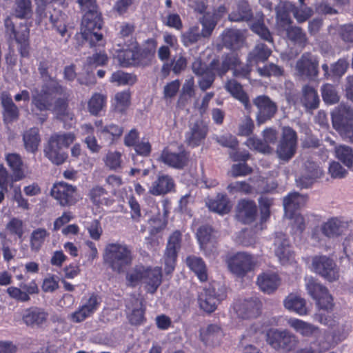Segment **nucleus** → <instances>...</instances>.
<instances>
[{
  "label": "nucleus",
  "mask_w": 353,
  "mask_h": 353,
  "mask_svg": "<svg viewBox=\"0 0 353 353\" xmlns=\"http://www.w3.org/2000/svg\"><path fill=\"white\" fill-rule=\"evenodd\" d=\"M145 268L144 267H136L126 275V280L128 285L131 286H136L140 282L144 283V275Z\"/></svg>",
  "instance_id": "62"
},
{
  "label": "nucleus",
  "mask_w": 353,
  "mask_h": 353,
  "mask_svg": "<svg viewBox=\"0 0 353 353\" xmlns=\"http://www.w3.org/2000/svg\"><path fill=\"white\" fill-rule=\"evenodd\" d=\"M295 68L301 77H315L319 73V60L316 56L305 52L296 61Z\"/></svg>",
  "instance_id": "17"
},
{
  "label": "nucleus",
  "mask_w": 353,
  "mask_h": 353,
  "mask_svg": "<svg viewBox=\"0 0 353 353\" xmlns=\"http://www.w3.org/2000/svg\"><path fill=\"white\" fill-rule=\"evenodd\" d=\"M322 97L325 103L334 104L339 101V96L336 88L330 83L325 84L321 88Z\"/></svg>",
  "instance_id": "60"
},
{
  "label": "nucleus",
  "mask_w": 353,
  "mask_h": 353,
  "mask_svg": "<svg viewBox=\"0 0 353 353\" xmlns=\"http://www.w3.org/2000/svg\"><path fill=\"white\" fill-rule=\"evenodd\" d=\"M288 38L296 44L303 47L307 42L306 34L303 30L296 26H290L287 28Z\"/></svg>",
  "instance_id": "58"
},
{
  "label": "nucleus",
  "mask_w": 353,
  "mask_h": 353,
  "mask_svg": "<svg viewBox=\"0 0 353 353\" xmlns=\"http://www.w3.org/2000/svg\"><path fill=\"white\" fill-rule=\"evenodd\" d=\"M22 323L31 328H42L47 325L50 314L44 307L31 306L20 312Z\"/></svg>",
  "instance_id": "12"
},
{
  "label": "nucleus",
  "mask_w": 353,
  "mask_h": 353,
  "mask_svg": "<svg viewBox=\"0 0 353 353\" xmlns=\"http://www.w3.org/2000/svg\"><path fill=\"white\" fill-rule=\"evenodd\" d=\"M283 7L290 10L296 21L300 23L306 21L313 13L312 10L307 6L301 5L299 8L290 2H285Z\"/></svg>",
  "instance_id": "45"
},
{
  "label": "nucleus",
  "mask_w": 353,
  "mask_h": 353,
  "mask_svg": "<svg viewBox=\"0 0 353 353\" xmlns=\"http://www.w3.org/2000/svg\"><path fill=\"white\" fill-rule=\"evenodd\" d=\"M275 254L280 263L287 265L295 261L294 253L292 251L289 241L285 234H276L274 240Z\"/></svg>",
  "instance_id": "20"
},
{
  "label": "nucleus",
  "mask_w": 353,
  "mask_h": 353,
  "mask_svg": "<svg viewBox=\"0 0 353 353\" xmlns=\"http://www.w3.org/2000/svg\"><path fill=\"white\" fill-rule=\"evenodd\" d=\"M333 128L341 137L353 143V108L341 103L332 112Z\"/></svg>",
  "instance_id": "5"
},
{
  "label": "nucleus",
  "mask_w": 353,
  "mask_h": 353,
  "mask_svg": "<svg viewBox=\"0 0 353 353\" xmlns=\"http://www.w3.org/2000/svg\"><path fill=\"white\" fill-rule=\"evenodd\" d=\"M66 19L67 16L65 14L57 10H54L52 14H50L49 17V20L53 28L63 37L65 35H68V37L70 36V34H68Z\"/></svg>",
  "instance_id": "44"
},
{
  "label": "nucleus",
  "mask_w": 353,
  "mask_h": 353,
  "mask_svg": "<svg viewBox=\"0 0 353 353\" xmlns=\"http://www.w3.org/2000/svg\"><path fill=\"white\" fill-rule=\"evenodd\" d=\"M103 257L104 263L117 273L123 272L131 265L133 260L132 248L125 243H120L107 244Z\"/></svg>",
  "instance_id": "3"
},
{
  "label": "nucleus",
  "mask_w": 353,
  "mask_h": 353,
  "mask_svg": "<svg viewBox=\"0 0 353 353\" xmlns=\"http://www.w3.org/2000/svg\"><path fill=\"white\" fill-rule=\"evenodd\" d=\"M161 269L159 267L154 268H145L144 283L148 292L154 294L161 283Z\"/></svg>",
  "instance_id": "36"
},
{
  "label": "nucleus",
  "mask_w": 353,
  "mask_h": 353,
  "mask_svg": "<svg viewBox=\"0 0 353 353\" xmlns=\"http://www.w3.org/2000/svg\"><path fill=\"white\" fill-rule=\"evenodd\" d=\"M313 271L330 282L339 278V270L333 259L325 255L315 256L312 260Z\"/></svg>",
  "instance_id": "11"
},
{
  "label": "nucleus",
  "mask_w": 353,
  "mask_h": 353,
  "mask_svg": "<svg viewBox=\"0 0 353 353\" xmlns=\"http://www.w3.org/2000/svg\"><path fill=\"white\" fill-rule=\"evenodd\" d=\"M49 235L50 233L45 228H39L34 230L30 237L31 250L34 252L39 251Z\"/></svg>",
  "instance_id": "50"
},
{
  "label": "nucleus",
  "mask_w": 353,
  "mask_h": 353,
  "mask_svg": "<svg viewBox=\"0 0 353 353\" xmlns=\"http://www.w3.org/2000/svg\"><path fill=\"white\" fill-rule=\"evenodd\" d=\"M110 82L117 83V85H132L136 81V77L123 71H117L112 74Z\"/></svg>",
  "instance_id": "61"
},
{
  "label": "nucleus",
  "mask_w": 353,
  "mask_h": 353,
  "mask_svg": "<svg viewBox=\"0 0 353 353\" xmlns=\"http://www.w3.org/2000/svg\"><path fill=\"white\" fill-rule=\"evenodd\" d=\"M225 297V288L219 283H213L205 288L199 295V306L205 312L211 313L216 309L217 305Z\"/></svg>",
  "instance_id": "8"
},
{
  "label": "nucleus",
  "mask_w": 353,
  "mask_h": 353,
  "mask_svg": "<svg viewBox=\"0 0 353 353\" xmlns=\"http://www.w3.org/2000/svg\"><path fill=\"white\" fill-rule=\"evenodd\" d=\"M288 324L296 332L304 336H317L320 332L319 327L298 319H288Z\"/></svg>",
  "instance_id": "39"
},
{
  "label": "nucleus",
  "mask_w": 353,
  "mask_h": 353,
  "mask_svg": "<svg viewBox=\"0 0 353 353\" xmlns=\"http://www.w3.org/2000/svg\"><path fill=\"white\" fill-rule=\"evenodd\" d=\"M106 103L105 94L94 93L88 102V111L91 114L97 116L106 107Z\"/></svg>",
  "instance_id": "48"
},
{
  "label": "nucleus",
  "mask_w": 353,
  "mask_h": 353,
  "mask_svg": "<svg viewBox=\"0 0 353 353\" xmlns=\"http://www.w3.org/2000/svg\"><path fill=\"white\" fill-rule=\"evenodd\" d=\"M227 265L233 274L238 277H243L248 272L254 270L256 260L248 252H239L228 258Z\"/></svg>",
  "instance_id": "9"
},
{
  "label": "nucleus",
  "mask_w": 353,
  "mask_h": 353,
  "mask_svg": "<svg viewBox=\"0 0 353 353\" xmlns=\"http://www.w3.org/2000/svg\"><path fill=\"white\" fill-rule=\"evenodd\" d=\"M84 15L81 21V34L89 46L101 41L103 34L99 31L102 27V19L98 12L95 0H77Z\"/></svg>",
  "instance_id": "2"
},
{
  "label": "nucleus",
  "mask_w": 353,
  "mask_h": 353,
  "mask_svg": "<svg viewBox=\"0 0 353 353\" xmlns=\"http://www.w3.org/2000/svg\"><path fill=\"white\" fill-rule=\"evenodd\" d=\"M285 307L300 316L307 314V308L305 300L295 294H290L283 301Z\"/></svg>",
  "instance_id": "35"
},
{
  "label": "nucleus",
  "mask_w": 353,
  "mask_h": 353,
  "mask_svg": "<svg viewBox=\"0 0 353 353\" xmlns=\"http://www.w3.org/2000/svg\"><path fill=\"white\" fill-rule=\"evenodd\" d=\"M301 101L306 108L315 109L318 107L319 98L316 90L310 85H305L303 89Z\"/></svg>",
  "instance_id": "49"
},
{
  "label": "nucleus",
  "mask_w": 353,
  "mask_h": 353,
  "mask_svg": "<svg viewBox=\"0 0 353 353\" xmlns=\"http://www.w3.org/2000/svg\"><path fill=\"white\" fill-rule=\"evenodd\" d=\"M257 214V207L255 202L250 199H241L236 205V216L239 221L243 223H252Z\"/></svg>",
  "instance_id": "23"
},
{
  "label": "nucleus",
  "mask_w": 353,
  "mask_h": 353,
  "mask_svg": "<svg viewBox=\"0 0 353 353\" xmlns=\"http://www.w3.org/2000/svg\"><path fill=\"white\" fill-rule=\"evenodd\" d=\"M160 160L170 167L182 169L188 164L189 154L185 150L176 153L165 149L161 152Z\"/></svg>",
  "instance_id": "26"
},
{
  "label": "nucleus",
  "mask_w": 353,
  "mask_h": 353,
  "mask_svg": "<svg viewBox=\"0 0 353 353\" xmlns=\"http://www.w3.org/2000/svg\"><path fill=\"white\" fill-rule=\"evenodd\" d=\"M6 230L12 235H15L21 239L24 233L23 223L17 218H12L7 223L6 226Z\"/></svg>",
  "instance_id": "64"
},
{
  "label": "nucleus",
  "mask_w": 353,
  "mask_h": 353,
  "mask_svg": "<svg viewBox=\"0 0 353 353\" xmlns=\"http://www.w3.org/2000/svg\"><path fill=\"white\" fill-rule=\"evenodd\" d=\"M323 230L327 238H334L342 235L347 230L346 223L337 218H332L322 224Z\"/></svg>",
  "instance_id": "37"
},
{
  "label": "nucleus",
  "mask_w": 353,
  "mask_h": 353,
  "mask_svg": "<svg viewBox=\"0 0 353 353\" xmlns=\"http://www.w3.org/2000/svg\"><path fill=\"white\" fill-rule=\"evenodd\" d=\"M4 27L6 35L17 43L29 40L30 28L26 23H21L17 28L11 17L8 16L4 19Z\"/></svg>",
  "instance_id": "22"
},
{
  "label": "nucleus",
  "mask_w": 353,
  "mask_h": 353,
  "mask_svg": "<svg viewBox=\"0 0 353 353\" xmlns=\"http://www.w3.org/2000/svg\"><path fill=\"white\" fill-rule=\"evenodd\" d=\"M182 234L179 230L173 232L168 238L164 254L165 272L171 273L175 267L177 253L181 248Z\"/></svg>",
  "instance_id": "16"
},
{
  "label": "nucleus",
  "mask_w": 353,
  "mask_h": 353,
  "mask_svg": "<svg viewBox=\"0 0 353 353\" xmlns=\"http://www.w3.org/2000/svg\"><path fill=\"white\" fill-rule=\"evenodd\" d=\"M32 14L31 0H14L12 7V15L17 19H29Z\"/></svg>",
  "instance_id": "41"
},
{
  "label": "nucleus",
  "mask_w": 353,
  "mask_h": 353,
  "mask_svg": "<svg viewBox=\"0 0 353 353\" xmlns=\"http://www.w3.org/2000/svg\"><path fill=\"white\" fill-rule=\"evenodd\" d=\"M307 201V197L298 192L289 193L283 198V205L285 210V216L288 219H292L294 212L304 206Z\"/></svg>",
  "instance_id": "27"
},
{
  "label": "nucleus",
  "mask_w": 353,
  "mask_h": 353,
  "mask_svg": "<svg viewBox=\"0 0 353 353\" xmlns=\"http://www.w3.org/2000/svg\"><path fill=\"white\" fill-rule=\"evenodd\" d=\"M323 174V171L318 164L312 161H307L304 172L296 181L301 188H307L316 179L321 177Z\"/></svg>",
  "instance_id": "24"
},
{
  "label": "nucleus",
  "mask_w": 353,
  "mask_h": 353,
  "mask_svg": "<svg viewBox=\"0 0 353 353\" xmlns=\"http://www.w3.org/2000/svg\"><path fill=\"white\" fill-rule=\"evenodd\" d=\"M335 154L346 167L351 168L353 165V149L345 145H340L335 148Z\"/></svg>",
  "instance_id": "57"
},
{
  "label": "nucleus",
  "mask_w": 353,
  "mask_h": 353,
  "mask_svg": "<svg viewBox=\"0 0 353 353\" xmlns=\"http://www.w3.org/2000/svg\"><path fill=\"white\" fill-rule=\"evenodd\" d=\"M123 132V129L122 127L114 123H110L105 125V128H103L100 130L99 138L110 145L118 140Z\"/></svg>",
  "instance_id": "42"
},
{
  "label": "nucleus",
  "mask_w": 353,
  "mask_h": 353,
  "mask_svg": "<svg viewBox=\"0 0 353 353\" xmlns=\"http://www.w3.org/2000/svg\"><path fill=\"white\" fill-rule=\"evenodd\" d=\"M201 37H203L202 31L200 32L199 28L192 26L182 34L181 41L183 44L188 47L197 42Z\"/></svg>",
  "instance_id": "59"
},
{
  "label": "nucleus",
  "mask_w": 353,
  "mask_h": 353,
  "mask_svg": "<svg viewBox=\"0 0 353 353\" xmlns=\"http://www.w3.org/2000/svg\"><path fill=\"white\" fill-rule=\"evenodd\" d=\"M199 21L202 26L201 31L203 37H210L218 21L213 17V14H212L210 12H207L199 19Z\"/></svg>",
  "instance_id": "56"
},
{
  "label": "nucleus",
  "mask_w": 353,
  "mask_h": 353,
  "mask_svg": "<svg viewBox=\"0 0 353 353\" xmlns=\"http://www.w3.org/2000/svg\"><path fill=\"white\" fill-rule=\"evenodd\" d=\"M223 336L222 328L216 323L208 324L199 330V339L205 346L219 345Z\"/></svg>",
  "instance_id": "18"
},
{
  "label": "nucleus",
  "mask_w": 353,
  "mask_h": 353,
  "mask_svg": "<svg viewBox=\"0 0 353 353\" xmlns=\"http://www.w3.org/2000/svg\"><path fill=\"white\" fill-rule=\"evenodd\" d=\"M237 63L236 57L232 54H227L223 57L221 63H220L219 60H212L211 62V70L200 76L201 79L198 81L200 89L202 91L209 89L214 81L215 72L222 77L230 70L231 66L235 65Z\"/></svg>",
  "instance_id": "6"
},
{
  "label": "nucleus",
  "mask_w": 353,
  "mask_h": 353,
  "mask_svg": "<svg viewBox=\"0 0 353 353\" xmlns=\"http://www.w3.org/2000/svg\"><path fill=\"white\" fill-rule=\"evenodd\" d=\"M252 17V12L250 5L245 1H240L236 6L229 14L228 19L231 21H248Z\"/></svg>",
  "instance_id": "38"
},
{
  "label": "nucleus",
  "mask_w": 353,
  "mask_h": 353,
  "mask_svg": "<svg viewBox=\"0 0 353 353\" xmlns=\"http://www.w3.org/2000/svg\"><path fill=\"white\" fill-rule=\"evenodd\" d=\"M135 31V25L131 22H123L119 29L117 45L123 47H135V40L133 34Z\"/></svg>",
  "instance_id": "32"
},
{
  "label": "nucleus",
  "mask_w": 353,
  "mask_h": 353,
  "mask_svg": "<svg viewBox=\"0 0 353 353\" xmlns=\"http://www.w3.org/2000/svg\"><path fill=\"white\" fill-rule=\"evenodd\" d=\"M130 104V92L123 90L115 94L112 101V106L119 112H123Z\"/></svg>",
  "instance_id": "55"
},
{
  "label": "nucleus",
  "mask_w": 353,
  "mask_h": 353,
  "mask_svg": "<svg viewBox=\"0 0 353 353\" xmlns=\"http://www.w3.org/2000/svg\"><path fill=\"white\" fill-rule=\"evenodd\" d=\"M76 139L74 132H57L52 134L44 147V154L53 164L61 165L68 158L63 148H68Z\"/></svg>",
  "instance_id": "4"
},
{
  "label": "nucleus",
  "mask_w": 353,
  "mask_h": 353,
  "mask_svg": "<svg viewBox=\"0 0 353 353\" xmlns=\"http://www.w3.org/2000/svg\"><path fill=\"white\" fill-rule=\"evenodd\" d=\"M305 281L307 293L314 300L322 294H325V292L327 291L325 287L312 276L306 277Z\"/></svg>",
  "instance_id": "54"
},
{
  "label": "nucleus",
  "mask_w": 353,
  "mask_h": 353,
  "mask_svg": "<svg viewBox=\"0 0 353 353\" xmlns=\"http://www.w3.org/2000/svg\"><path fill=\"white\" fill-rule=\"evenodd\" d=\"M252 103L257 109L256 121L258 125L270 120L278 110L276 103L267 95L257 96L253 99Z\"/></svg>",
  "instance_id": "14"
},
{
  "label": "nucleus",
  "mask_w": 353,
  "mask_h": 353,
  "mask_svg": "<svg viewBox=\"0 0 353 353\" xmlns=\"http://www.w3.org/2000/svg\"><path fill=\"white\" fill-rule=\"evenodd\" d=\"M267 343L275 350L292 352L299 343L298 337L290 331L284 329H271L267 333Z\"/></svg>",
  "instance_id": "7"
},
{
  "label": "nucleus",
  "mask_w": 353,
  "mask_h": 353,
  "mask_svg": "<svg viewBox=\"0 0 353 353\" xmlns=\"http://www.w3.org/2000/svg\"><path fill=\"white\" fill-rule=\"evenodd\" d=\"M227 190L230 194L241 193L249 194L252 192V187L246 181H235L230 183Z\"/></svg>",
  "instance_id": "63"
},
{
  "label": "nucleus",
  "mask_w": 353,
  "mask_h": 353,
  "mask_svg": "<svg viewBox=\"0 0 353 353\" xmlns=\"http://www.w3.org/2000/svg\"><path fill=\"white\" fill-rule=\"evenodd\" d=\"M23 141L26 150L28 152L35 153L41 142L39 129L32 128L24 132Z\"/></svg>",
  "instance_id": "40"
},
{
  "label": "nucleus",
  "mask_w": 353,
  "mask_h": 353,
  "mask_svg": "<svg viewBox=\"0 0 353 353\" xmlns=\"http://www.w3.org/2000/svg\"><path fill=\"white\" fill-rule=\"evenodd\" d=\"M271 54V50L266 45L258 43L254 48L249 53V62H263L266 61Z\"/></svg>",
  "instance_id": "52"
},
{
  "label": "nucleus",
  "mask_w": 353,
  "mask_h": 353,
  "mask_svg": "<svg viewBox=\"0 0 353 353\" xmlns=\"http://www.w3.org/2000/svg\"><path fill=\"white\" fill-rule=\"evenodd\" d=\"M186 263L188 266L196 274L201 281L207 280L206 266L201 258L190 256L186 259Z\"/></svg>",
  "instance_id": "46"
},
{
  "label": "nucleus",
  "mask_w": 353,
  "mask_h": 353,
  "mask_svg": "<svg viewBox=\"0 0 353 353\" xmlns=\"http://www.w3.org/2000/svg\"><path fill=\"white\" fill-rule=\"evenodd\" d=\"M51 195L61 206H70L79 201L77 188L65 182L55 183Z\"/></svg>",
  "instance_id": "15"
},
{
  "label": "nucleus",
  "mask_w": 353,
  "mask_h": 353,
  "mask_svg": "<svg viewBox=\"0 0 353 353\" xmlns=\"http://www.w3.org/2000/svg\"><path fill=\"white\" fill-rule=\"evenodd\" d=\"M281 283L278 274L274 272H262L257 277L256 283L261 291L266 294L274 292Z\"/></svg>",
  "instance_id": "29"
},
{
  "label": "nucleus",
  "mask_w": 353,
  "mask_h": 353,
  "mask_svg": "<svg viewBox=\"0 0 353 353\" xmlns=\"http://www.w3.org/2000/svg\"><path fill=\"white\" fill-rule=\"evenodd\" d=\"M1 104L3 108V120L5 123H12L18 120L19 110L13 102L8 92H2L0 94Z\"/></svg>",
  "instance_id": "25"
},
{
  "label": "nucleus",
  "mask_w": 353,
  "mask_h": 353,
  "mask_svg": "<svg viewBox=\"0 0 353 353\" xmlns=\"http://www.w3.org/2000/svg\"><path fill=\"white\" fill-rule=\"evenodd\" d=\"M261 307V302L256 297L239 301L234 304V310L236 314L242 319L256 317Z\"/></svg>",
  "instance_id": "19"
},
{
  "label": "nucleus",
  "mask_w": 353,
  "mask_h": 353,
  "mask_svg": "<svg viewBox=\"0 0 353 353\" xmlns=\"http://www.w3.org/2000/svg\"><path fill=\"white\" fill-rule=\"evenodd\" d=\"M225 88L243 105L247 111H251L252 104L250 102L248 94L243 91L240 83L234 79H231L225 83Z\"/></svg>",
  "instance_id": "34"
},
{
  "label": "nucleus",
  "mask_w": 353,
  "mask_h": 353,
  "mask_svg": "<svg viewBox=\"0 0 353 353\" xmlns=\"http://www.w3.org/2000/svg\"><path fill=\"white\" fill-rule=\"evenodd\" d=\"M101 303V297L95 293L84 296L81 305L74 312L71 313L68 318L75 323H81L86 319L92 316L99 308Z\"/></svg>",
  "instance_id": "10"
},
{
  "label": "nucleus",
  "mask_w": 353,
  "mask_h": 353,
  "mask_svg": "<svg viewBox=\"0 0 353 353\" xmlns=\"http://www.w3.org/2000/svg\"><path fill=\"white\" fill-rule=\"evenodd\" d=\"M128 319L131 324L140 325L144 321L142 299L132 296L127 303Z\"/></svg>",
  "instance_id": "30"
},
{
  "label": "nucleus",
  "mask_w": 353,
  "mask_h": 353,
  "mask_svg": "<svg viewBox=\"0 0 353 353\" xmlns=\"http://www.w3.org/2000/svg\"><path fill=\"white\" fill-rule=\"evenodd\" d=\"M88 197L90 201L97 206L108 205L110 203L108 192L100 185L92 187L88 192Z\"/></svg>",
  "instance_id": "47"
},
{
  "label": "nucleus",
  "mask_w": 353,
  "mask_h": 353,
  "mask_svg": "<svg viewBox=\"0 0 353 353\" xmlns=\"http://www.w3.org/2000/svg\"><path fill=\"white\" fill-rule=\"evenodd\" d=\"M256 21L252 23L251 27L252 31L257 34L263 40L272 43V35L269 30L263 23V14L259 12L256 14Z\"/></svg>",
  "instance_id": "53"
},
{
  "label": "nucleus",
  "mask_w": 353,
  "mask_h": 353,
  "mask_svg": "<svg viewBox=\"0 0 353 353\" xmlns=\"http://www.w3.org/2000/svg\"><path fill=\"white\" fill-rule=\"evenodd\" d=\"M297 136L296 132L290 127H284L282 137L276 148L279 158L283 161H288L291 159L296 150Z\"/></svg>",
  "instance_id": "13"
},
{
  "label": "nucleus",
  "mask_w": 353,
  "mask_h": 353,
  "mask_svg": "<svg viewBox=\"0 0 353 353\" xmlns=\"http://www.w3.org/2000/svg\"><path fill=\"white\" fill-rule=\"evenodd\" d=\"M43 89L40 93L32 94L31 111L32 114L43 123L48 118V111L51 110L57 118L63 122L72 121L74 113L68 108L67 98H58L52 105L50 92Z\"/></svg>",
  "instance_id": "1"
},
{
  "label": "nucleus",
  "mask_w": 353,
  "mask_h": 353,
  "mask_svg": "<svg viewBox=\"0 0 353 353\" xmlns=\"http://www.w3.org/2000/svg\"><path fill=\"white\" fill-rule=\"evenodd\" d=\"M244 40V35L239 30L227 29L222 34L223 46L230 50H235L241 48Z\"/></svg>",
  "instance_id": "33"
},
{
  "label": "nucleus",
  "mask_w": 353,
  "mask_h": 353,
  "mask_svg": "<svg viewBox=\"0 0 353 353\" xmlns=\"http://www.w3.org/2000/svg\"><path fill=\"white\" fill-rule=\"evenodd\" d=\"M208 132V126L203 121H197L190 124L185 134V142L190 147H197L204 141Z\"/></svg>",
  "instance_id": "21"
},
{
  "label": "nucleus",
  "mask_w": 353,
  "mask_h": 353,
  "mask_svg": "<svg viewBox=\"0 0 353 353\" xmlns=\"http://www.w3.org/2000/svg\"><path fill=\"white\" fill-rule=\"evenodd\" d=\"M51 62L48 60H43L39 62L38 70L41 77L44 80L50 79L49 90L53 93H56L64 97L68 96L67 90L65 87L60 85L56 80L51 78Z\"/></svg>",
  "instance_id": "28"
},
{
  "label": "nucleus",
  "mask_w": 353,
  "mask_h": 353,
  "mask_svg": "<svg viewBox=\"0 0 353 353\" xmlns=\"http://www.w3.org/2000/svg\"><path fill=\"white\" fill-rule=\"evenodd\" d=\"M6 161L13 172L14 181H19L24 178L23 172L22 170L23 162L21 157L18 154H8L6 156Z\"/></svg>",
  "instance_id": "51"
},
{
  "label": "nucleus",
  "mask_w": 353,
  "mask_h": 353,
  "mask_svg": "<svg viewBox=\"0 0 353 353\" xmlns=\"http://www.w3.org/2000/svg\"><path fill=\"white\" fill-rule=\"evenodd\" d=\"M174 187V181L170 176L161 174L152 183L149 192L155 196L164 195L173 191Z\"/></svg>",
  "instance_id": "31"
},
{
  "label": "nucleus",
  "mask_w": 353,
  "mask_h": 353,
  "mask_svg": "<svg viewBox=\"0 0 353 353\" xmlns=\"http://www.w3.org/2000/svg\"><path fill=\"white\" fill-rule=\"evenodd\" d=\"M209 209L220 214H228L231 210L230 202L225 194H218L214 199L208 203Z\"/></svg>",
  "instance_id": "43"
}]
</instances>
